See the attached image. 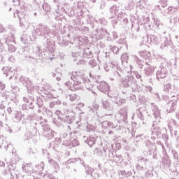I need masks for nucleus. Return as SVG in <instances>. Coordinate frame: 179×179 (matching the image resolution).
<instances>
[{
	"label": "nucleus",
	"mask_w": 179,
	"mask_h": 179,
	"mask_svg": "<svg viewBox=\"0 0 179 179\" xmlns=\"http://www.w3.org/2000/svg\"><path fill=\"white\" fill-rule=\"evenodd\" d=\"M171 153L173 156V159L176 161L179 162L178 152H177V151H176L175 150H171Z\"/></svg>",
	"instance_id": "338daca9"
},
{
	"label": "nucleus",
	"mask_w": 179,
	"mask_h": 179,
	"mask_svg": "<svg viewBox=\"0 0 179 179\" xmlns=\"http://www.w3.org/2000/svg\"><path fill=\"white\" fill-rule=\"evenodd\" d=\"M136 114L139 120H141V121H145V117L148 115V110H146V107L145 106L140 107L136 110Z\"/></svg>",
	"instance_id": "412c9836"
},
{
	"label": "nucleus",
	"mask_w": 179,
	"mask_h": 179,
	"mask_svg": "<svg viewBox=\"0 0 179 179\" xmlns=\"http://www.w3.org/2000/svg\"><path fill=\"white\" fill-rule=\"evenodd\" d=\"M24 16H25V14H24V12L23 11H20L19 10H16L15 11H14L13 17L15 18L18 17L19 20H22V19H23Z\"/></svg>",
	"instance_id": "473e14b6"
},
{
	"label": "nucleus",
	"mask_w": 179,
	"mask_h": 179,
	"mask_svg": "<svg viewBox=\"0 0 179 179\" xmlns=\"http://www.w3.org/2000/svg\"><path fill=\"white\" fill-rule=\"evenodd\" d=\"M85 169L86 174L90 176H92V174L94 172V169L92 167H90L89 166H85Z\"/></svg>",
	"instance_id": "603ef678"
},
{
	"label": "nucleus",
	"mask_w": 179,
	"mask_h": 179,
	"mask_svg": "<svg viewBox=\"0 0 179 179\" xmlns=\"http://www.w3.org/2000/svg\"><path fill=\"white\" fill-rule=\"evenodd\" d=\"M22 117H23V115L22 114L20 109L13 113V120L14 122H20Z\"/></svg>",
	"instance_id": "cd10ccee"
},
{
	"label": "nucleus",
	"mask_w": 179,
	"mask_h": 179,
	"mask_svg": "<svg viewBox=\"0 0 179 179\" xmlns=\"http://www.w3.org/2000/svg\"><path fill=\"white\" fill-rule=\"evenodd\" d=\"M40 49V47L37 46L35 48V52L36 58L35 59V61L36 64H38L39 65L41 64H43L44 62V59H50V61H52L54 59V57H45V55H48V54H52L54 52H48L43 49Z\"/></svg>",
	"instance_id": "1a4fd4ad"
},
{
	"label": "nucleus",
	"mask_w": 179,
	"mask_h": 179,
	"mask_svg": "<svg viewBox=\"0 0 179 179\" xmlns=\"http://www.w3.org/2000/svg\"><path fill=\"white\" fill-rule=\"evenodd\" d=\"M169 73V69L167 67L164 66H159L158 71L156 72V76L157 80H160V79H164L167 76Z\"/></svg>",
	"instance_id": "4468645a"
},
{
	"label": "nucleus",
	"mask_w": 179,
	"mask_h": 179,
	"mask_svg": "<svg viewBox=\"0 0 179 179\" xmlns=\"http://www.w3.org/2000/svg\"><path fill=\"white\" fill-rule=\"evenodd\" d=\"M146 162H148L147 159L142 158L137 161V164L136 165L137 170H145L146 169Z\"/></svg>",
	"instance_id": "b1692460"
},
{
	"label": "nucleus",
	"mask_w": 179,
	"mask_h": 179,
	"mask_svg": "<svg viewBox=\"0 0 179 179\" xmlns=\"http://www.w3.org/2000/svg\"><path fill=\"white\" fill-rule=\"evenodd\" d=\"M160 163L161 167L165 170L171 167V159L167 155H164L161 158Z\"/></svg>",
	"instance_id": "a211bd4d"
},
{
	"label": "nucleus",
	"mask_w": 179,
	"mask_h": 179,
	"mask_svg": "<svg viewBox=\"0 0 179 179\" xmlns=\"http://www.w3.org/2000/svg\"><path fill=\"white\" fill-rule=\"evenodd\" d=\"M85 132H94L96 131V127L87 123L85 127Z\"/></svg>",
	"instance_id": "58836bf2"
},
{
	"label": "nucleus",
	"mask_w": 179,
	"mask_h": 179,
	"mask_svg": "<svg viewBox=\"0 0 179 179\" xmlns=\"http://www.w3.org/2000/svg\"><path fill=\"white\" fill-rule=\"evenodd\" d=\"M103 68L106 72H110L112 71V75L113 78H110V80H117L121 79L124 76V71L118 67V62L115 61H111L104 64Z\"/></svg>",
	"instance_id": "39448f33"
},
{
	"label": "nucleus",
	"mask_w": 179,
	"mask_h": 179,
	"mask_svg": "<svg viewBox=\"0 0 179 179\" xmlns=\"http://www.w3.org/2000/svg\"><path fill=\"white\" fill-rule=\"evenodd\" d=\"M139 55L142 59H140L136 55L133 56V59L137 64L138 68L140 69H144L145 75L147 76H152L156 66H153L152 59L149 58L150 52L149 51H142L139 52Z\"/></svg>",
	"instance_id": "7ed1b4c3"
},
{
	"label": "nucleus",
	"mask_w": 179,
	"mask_h": 179,
	"mask_svg": "<svg viewBox=\"0 0 179 179\" xmlns=\"http://www.w3.org/2000/svg\"><path fill=\"white\" fill-rule=\"evenodd\" d=\"M153 23L155 24V27H157V29H160V27H162V22L160 20L155 19Z\"/></svg>",
	"instance_id": "69168bd1"
},
{
	"label": "nucleus",
	"mask_w": 179,
	"mask_h": 179,
	"mask_svg": "<svg viewBox=\"0 0 179 179\" xmlns=\"http://www.w3.org/2000/svg\"><path fill=\"white\" fill-rule=\"evenodd\" d=\"M34 135H33L30 131L27 132V134L24 135V139L25 141H29V142H31L34 141Z\"/></svg>",
	"instance_id": "a19ab883"
},
{
	"label": "nucleus",
	"mask_w": 179,
	"mask_h": 179,
	"mask_svg": "<svg viewBox=\"0 0 179 179\" xmlns=\"http://www.w3.org/2000/svg\"><path fill=\"white\" fill-rule=\"evenodd\" d=\"M50 89H51V85L50 84H44L41 90V92H43L44 94L50 93Z\"/></svg>",
	"instance_id": "79ce46f5"
},
{
	"label": "nucleus",
	"mask_w": 179,
	"mask_h": 179,
	"mask_svg": "<svg viewBox=\"0 0 179 179\" xmlns=\"http://www.w3.org/2000/svg\"><path fill=\"white\" fill-rule=\"evenodd\" d=\"M37 37L35 35H33L32 38L30 36H27V34H22L21 36V41L24 44H27V43H30V41H33V40H36Z\"/></svg>",
	"instance_id": "a878e982"
},
{
	"label": "nucleus",
	"mask_w": 179,
	"mask_h": 179,
	"mask_svg": "<svg viewBox=\"0 0 179 179\" xmlns=\"http://www.w3.org/2000/svg\"><path fill=\"white\" fill-rule=\"evenodd\" d=\"M66 99L70 100V101H75V100H78V95L76 94L67 95Z\"/></svg>",
	"instance_id": "864d4df0"
},
{
	"label": "nucleus",
	"mask_w": 179,
	"mask_h": 179,
	"mask_svg": "<svg viewBox=\"0 0 179 179\" xmlns=\"http://www.w3.org/2000/svg\"><path fill=\"white\" fill-rule=\"evenodd\" d=\"M120 59L122 61V65H124V64H128V60L129 59V56H128V54L124 53L121 55Z\"/></svg>",
	"instance_id": "37998d69"
},
{
	"label": "nucleus",
	"mask_w": 179,
	"mask_h": 179,
	"mask_svg": "<svg viewBox=\"0 0 179 179\" xmlns=\"http://www.w3.org/2000/svg\"><path fill=\"white\" fill-rule=\"evenodd\" d=\"M114 103L115 104H117V106H124V104H125V103H127V100L125 99H122V98H115V99L114 100Z\"/></svg>",
	"instance_id": "4c0bfd02"
},
{
	"label": "nucleus",
	"mask_w": 179,
	"mask_h": 179,
	"mask_svg": "<svg viewBox=\"0 0 179 179\" xmlns=\"http://www.w3.org/2000/svg\"><path fill=\"white\" fill-rule=\"evenodd\" d=\"M71 57H73V61H79V58H80V55H79V52H71Z\"/></svg>",
	"instance_id": "4d7b16f0"
},
{
	"label": "nucleus",
	"mask_w": 179,
	"mask_h": 179,
	"mask_svg": "<svg viewBox=\"0 0 179 179\" xmlns=\"http://www.w3.org/2000/svg\"><path fill=\"white\" fill-rule=\"evenodd\" d=\"M117 80L120 81V86L122 89H127L126 91H122L123 94H131L133 92L138 90V85L135 83V77L132 73H128L124 78L122 77Z\"/></svg>",
	"instance_id": "20e7f679"
},
{
	"label": "nucleus",
	"mask_w": 179,
	"mask_h": 179,
	"mask_svg": "<svg viewBox=\"0 0 179 179\" xmlns=\"http://www.w3.org/2000/svg\"><path fill=\"white\" fill-rule=\"evenodd\" d=\"M83 55L85 58H93V52L89 48L83 50Z\"/></svg>",
	"instance_id": "ea45409f"
},
{
	"label": "nucleus",
	"mask_w": 179,
	"mask_h": 179,
	"mask_svg": "<svg viewBox=\"0 0 179 179\" xmlns=\"http://www.w3.org/2000/svg\"><path fill=\"white\" fill-rule=\"evenodd\" d=\"M48 163L50 166H51V167L53 168L55 173H58V171H59V164H58L57 162L50 158L49 157H48Z\"/></svg>",
	"instance_id": "393cba45"
},
{
	"label": "nucleus",
	"mask_w": 179,
	"mask_h": 179,
	"mask_svg": "<svg viewBox=\"0 0 179 179\" xmlns=\"http://www.w3.org/2000/svg\"><path fill=\"white\" fill-rule=\"evenodd\" d=\"M109 48H110V51H112V52H113V54H118V52L120 51V48H118V47H117V46H111V45H110Z\"/></svg>",
	"instance_id": "bf43d9fd"
},
{
	"label": "nucleus",
	"mask_w": 179,
	"mask_h": 179,
	"mask_svg": "<svg viewBox=\"0 0 179 179\" xmlns=\"http://www.w3.org/2000/svg\"><path fill=\"white\" fill-rule=\"evenodd\" d=\"M176 108H177V100H171L167 103L166 111L168 113L176 111Z\"/></svg>",
	"instance_id": "4be33fe9"
},
{
	"label": "nucleus",
	"mask_w": 179,
	"mask_h": 179,
	"mask_svg": "<svg viewBox=\"0 0 179 179\" xmlns=\"http://www.w3.org/2000/svg\"><path fill=\"white\" fill-rule=\"evenodd\" d=\"M113 160L115 163H122V156H121V155H115L113 157Z\"/></svg>",
	"instance_id": "6e6d98bb"
},
{
	"label": "nucleus",
	"mask_w": 179,
	"mask_h": 179,
	"mask_svg": "<svg viewBox=\"0 0 179 179\" xmlns=\"http://www.w3.org/2000/svg\"><path fill=\"white\" fill-rule=\"evenodd\" d=\"M89 83H90V80L85 76V72L79 70L71 76V80L66 82L65 85L69 87L70 90L75 92L76 90H82L85 87L86 89H89Z\"/></svg>",
	"instance_id": "f03ea898"
},
{
	"label": "nucleus",
	"mask_w": 179,
	"mask_h": 179,
	"mask_svg": "<svg viewBox=\"0 0 179 179\" xmlns=\"http://www.w3.org/2000/svg\"><path fill=\"white\" fill-rule=\"evenodd\" d=\"M29 132L31 133L32 135L36 136V135H37V132H38V131L37 130V127L36 126H31Z\"/></svg>",
	"instance_id": "5fc2aeb1"
},
{
	"label": "nucleus",
	"mask_w": 179,
	"mask_h": 179,
	"mask_svg": "<svg viewBox=\"0 0 179 179\" xmlns=\"http://www.w3.org/2000/svg\"><path fill=\"white\" fill-rule=\"evenodd\" d=\"M59 120L62 122H66V124H71L75 121V117L73 115H62V116H59Z\"/></svg>",
	"instance_id": "5701e85b"
},
{
	"label": "nucleus",
	"mask_w": 179,
	"mask_h": 179,
	"mask_svg": "<svg viewBox=\"0 0 179 179\" xmlns=\"http://www.w3.org/2000/svg\"><path fill=\"white\" fill-rule=\"evenodd\" d=\"M107 95L110 98V99H117V96H118V92L117 90H109L107 92Z\"/></svg>",
	"instance_id": "e433bc0d"
},
{
	"label": "nucleus",
	"mask_w": 179,
	"mask_h": 179,
	"mask_svg": "<svg viewBox=\"0 0 179 179\" xmlns=\"http://www.w3.org/2000/svg\"><path fill=\"white\" fill-rule=\"evenodd\" d=\"M44 167H45V164H44V162H41L40 164L36 166V169L38 173H40L41 176H43L44 173L43 171H44Z\"/></svg>",
	"instance_id": "72a5a7b5"
},
{
	"label": "nucleus",
	"mask_w": 179,
	"mask_h": 179,
	"mask_svg": "<svg viewBox=\"0 0 179 179\" xmlns=\"http://www.w3.org/2000/svg\"><path fill=\"white\" fill-rule=\"evenodd\" d=\"M85 117H86V113H85V112L80 113L78 116L79 121H77L76 124H79V122L84 120Z\"/></svg>",
	"instance_id": "052dcab7"
},
{
	"label": "nucleus",
	"mask_w": 179,
	"mask_h": 179,
	"mask_svg": "<svg viewBox=\"0 0 179 179\" xmlns=\"http://www.w3.org/2000/svg\"><path fill=\"white\" fill-rule=\"evenodd\" d=\"M36 104L39 108H42L43 106H44V96L40 95L37 96Z\"/></svg>",
	"instance_id": "c9c22d12"
},
{
	"label": "nucleus",
	"mask_w": 179,
	"mask_h": 179,
	"mask_svg": "<svg viewBox=\"0 0 179 179\" xmlns=\"http://www.w3.org/2000/svg\"><path fill=\"white\" fill-rule=\"evenodd\" d=\"M20 82L23 85V86H25L27 87V90H30L31 92H33L34 90V86L31 84V81L28 78L23 76H21L19 78Z\"/></svg>",
	"instance_id": "2eb2a0df"
},
{
	"label": "nucleus",
	"mask_w": 179,
	"mask_h": 179,
	"mask_svg": "<svg viewBox=\"0 0 179 179\" xmlns=\"http://www.w3.org/2000/svg\"><path fill=\"white\" fill-rule=\"evenodd\" d=\"M145 146L148 149V152L149 155H152V153H153L152 158L156 159L157 154H155V153H156L157 150H156V145H155V143L150 142V141H149V140H147L145 141Z\"/></svg>",
	"instance_id": "dca6fc26"
},
{
	"label": "nucleus",
	"mask_w": 179,
	"mask_h": 179,
	"mask_svg": "<svg viewBox=\"0 0 179 179\" xmlns=\"http://www.w3.org/2000/svg\"><path fill=\"white\" fill-rule=\"evenodd\" d=\"M22 171L24 173H26L27 176H30L31 173H33V165H31V163L24 164L22 165Z\"/></svg>",
	"instance_id": "bb28decb"
},
{
	"label": "nucleus",
	"mask_w": 179,
	"mask_h": 179,
	"mask_svg": "<svg viewBox=\"0 0 179 179\" xmlns=\"http://www.w3.org/2000/svg\"><path fill=\"white\" fill-rule=\"evenodd\" d=\"M103 128H111V122L106 120L102 122Z\"/></svg>",
	"instance_id": "680f3d73"
},
{
	"label": "nucleus",
	"mask_w": 179,
	"mask_h": 179,
	"mask_svg": "<svg viewBox=\"0 0 179 179\" xmlns=\"http://www.w3.org/2000/svg\"><path fill=\"white\" fill-rule=\"evenodd\" d=\"M109 12L112 13V15H115L117 19H120L121 22H123L124 24H127L128 23V18L127 17V14L122 12L121 8L117 5H113L109 8Z\"/></svg>",
	"instance_id": "9d476101"
},
{
	"label": "nucleus",
	"mask_w": 179,
	"mask_h": 179,
	"mask_svg": "<svg viewBox=\"0 0 179 179\" xmlns=\"http://www.w3.org/2000/svg\"><path fill=\"white\" fill-rule=\"evenodd\" d=\"M52 122L54 125H55V127H57V128H61V127H62V122L56 118H53Z\"/></svg>",
	"instance_id": "3c124183"
},
{
	"label": "nucleus",
	"mask_w": 179,
	"mask_h": 179,
	"mask_svg": "<svg viewBox=\"0 0 179 179\" xmlns=\"http://www.w3.org/2000/svg\"><path fill=\"white\" fill-rule=\"evenodd\" d=\"M20 89L19 87L15 84L11 85V92L14 93V94H16V93H18L20 92Z\"/></svg>",
	"instance_id": "09e8293b"
},
{
	"label": "nucleus",
	"mask_w": 179,
	"mask_h": 179,
	"mask_svg": "<svg viewBox=\"0 0 179 179\" xmlns=\"http://www.w3.org/2000/svg\"><path fill=\"white\" fill-rule=\"evenodd\" d=\"M10 38V36L8 37V39L6 38L3 37L0 39V44L1 45H3V47H5V45H8V43H9V40Z\"/></svg>",
	"instance_id": "a18cd8bd"
},
{
	"label": "nucleus",
	"mask_w": 179,
	"mask_h": 179,
	"mask_svg": "<svg viewBox=\"0 0 179 179\" xmlns=\"http://www.w3.org/2000/svg\"><path fill=\"white\" fill-rule=\"evenodd\" d=\"M110 22L113 27H115V24L118 23V18H115L114 17H110Z\"/></svg>",
	"instance_id": "e2e57ef3"
},
{
	"label": "nucleus",
	"mask_w": 179,
	"mask_h": 179,
	"mask_svg": "<svg viewBox=\"0 0 179 179\" xmlns=\"http://www.w3.org/2000/svg\"><path fill=\"white\" fill-rule=\"evenodd\" d=\"M118 115H120V120L111 122L112 129H121V121H122L124 124H128V113L127 108H122L120 111H119Z\"/></svg>",
	"instance_id": "6e6552de"
},
{
	"label": "nucleus",
	"mask_w": 179,
	"mask_h": 179,
	"mask_svg": "<svg viewBox=\"0 0 179 179\" xmlns=\"http://www.w3.org/2000/svg\"><path fill=\"white\" fill-rule=\"evenodd\" d=\"M147 43L151 45H159L162 43V36L157 33L147 35Z\"/></svg>",
	"instance_id": "ddd939ff"
},
{
	"label": "nucleus",
	"mask_w": 179,
	"mask_h": 179,
	"mask_svg": "<svg viewBox=\"0 0 179 179\" xmlns=\"http://www.w3.org/2000/svg\"><path fill=\"white\" fill-rule=\"evenodd\" d=\"M69 142V143L68 145H71L73 148H76V146H79V141H78V138H76V137H71Z\"/></svg>",
	"instance_id": "f704fd0d"
},
{
	"label": "nucleus",
	"mask_w": 179,
	"mask_h": 179,
	"mask_svg": "<svg viewBox=\"0 0 179 179\" xmlns=\"http://www.w3.org/2000/svg\"><path fill=\"white\" fill-rule=\"evenodd\" d=\"M19 110H20V108H19V106H17L16 101H11L8 103V106L7 107L8 114H13Z\"/></svg>",
	"instance_id": "6ab92c4d"
},
{
	"label": "nucleus",
	"mask_w": 179,
	"mask_h": 179,
	"mask_svg": "<svg viewBox=\"0 0 179 179\" xmlns=\"http://www.w3.org/2000/svg\"><path fill=\"white\" fill-rule=\"evenodd\" d=\"M103 108L106 111H113V104L110 103L108 101H103L102 102Z\"/></svg>",
	"instance_id": "7c9ffc66"
},
{
	"label": "nucleus",
	"mask_w": 179,
	"mask_h": 179,
	"mask_svg": "<svg viewBox=\"0 0 179 179\" xmlns=\"http://www.w3.org/2000/svg\"><path fill=\"white\" fill-rule=\"evenodd\" d=\"M151 109L152 111V115H154V118L156 120L153 122L152 124V135H155L156 136H159V135H161L162 134V129L159 126H156L155 123L156 124H160V110H159V108L156 104L151 103Z\"/></svg>",
	"instance_id": "423d86ee"
},
{
	"label": "nucleus",
	"mask_w": 179,
	"mask_h": 179,
	"mask_svg": "<svg viewBox=\"0 0 179 179\" xmlns=\"http://www.w3.org/2000/svg\"><path fill=\"white\" fill-rule=\"evenodd\" d=\"M51 75L52 76V78H55L56 76V80H57V82H59V80H61V73H54L52 72Z\"/></svg>",
	"instance_id": "0e129e2a"
},
{
	"label": "nucleus",
	"mask_w": 179,
	"mask_h": 179,
	"mask_svg": "<svg viewBox=\"0 0 179 179\" xmlns=\"http://www.w3.org/2000/svg\"><path fill=\"white\" fill-rule=\"evenodd\" d=\"M7 45L9 52H15V51H16V43L13 38H12L11 41H8Z\"/></svg>",
	"instance_id": "c85d7f7f"
},
{
	"label": "nucleus",
	"mask_w": 179,
	"mask_h": 179,
	"mask_svg": "<svg viewBox=\"0 0 179 179\" xmlns=\"http://www.w3.org/2000/svg\"><path fill=\"white\" fill-rule=\"evenodd\" d=\"M8 171L11 176V179L17 178V174H16V172H15V169H10V166H8Z\"/></svg>",
	"instance_id": "c03bdc74"
},
{
	"label": "nucleus",
	"mask_w": 179,
	"mask_h": 179,
	"mask_svg": "<svg viewBox=\"0 0 179 179\" xmlns=\"http://www.w3.org/2000/svg\"><path fill=\"white\" fill-rule=\"evenodd\" d=\"M62 138L63 139V145H65V146H68L69 144V141L71 140V138L69 136V134H68L67 132H64L62 134Z\"/></svg>",
	"instance_id": "2f4dec72"
},
{
	"label": "nucleus",
	"mask_w": 179,
	"mask_h": 179,
	"mask_svg": "<svg viewBox=\"0 0 179 179\" xmlns=\"http://www.w3.org/2000/svg\"><path fill=\"white\" fill-rule=\"evenodd\" d=\"M171 39L170 37L164 36L161 38V48L162 50H169V48H171Z\"/></svg>",
	"instance_id": "f3484780"
},
{
	"label": "nucleus",
	"mask_w": 179,
	"mask_h": 179,
	"mask_svg": "<svg viewBox=\"0 0 179 179\" xmlns=\"http://www.w3.org/2000/svg\"><path fill=\"white\" fill-rule=\"evenodd\" d=\"M60 44L62 45V47H66L68 45H69V44H73V43H72L71 41L63 39L61 42Z\"/></svg>",
	"instance_id": "13d9d810"
},
{
	"label": "nucleus",
	"mask_w": 179,
	"mask_h": 179,
	"mask_svg": "<svg viewBox=\"0 0 179 179\" xmlns=\"http://www.w3.org/2000/svg\"><path fill=\"white\" fill-rule=\"evenodd\" d=\"M35 127H41L42 131H41V136L47 139H52L55 136H57V132L51 129V127L47 122H41L34 124Z\"/></svg>",
	"instance_id": "0eeeda50"
},
{
	"label": "nucleus",
	"mask_w": 179,
	"mask_h": 179,
	"mask_svg": "<svg viewBox=\"0 0 179 179\" xmlns=\"http://www.w3.org/2000/svg\"><path fill=\"white\" fill-rule=\"evenodd\" d=\"M44 3L42 5V8L43 9V10H45V12H50V10H51V6L45 3V1H43Z\"/></svg>",
	"instance_id": "8fccbe9b"
},
{
	"label": "nucleus",
	"mask_w": 179,
	"mask_h": 179,
	"mask_svg": "<svg viewBox=\"0 0 179 179\" xmlns=\"http://www.w3.org/2000/svg\"><path fill=\"white\" fill-rule=\"evenodd\" d=\"M93 36H95V38L96 40H102V38H104V37H107V41H110L111 38H109L108 36H110V34L107 31V29L105 28H96L92 31Z\"/></svg>",
	"instance_id": "f8f14e48"
},
{
	"label": "nucleus",
	"mask_w": 179,
	"mask_h": 179,
	"mask_svg": "<svg viewBox=\"0 0 179 179\" xmlns=\"http://www.w3.org/2000/svg\"><path fill=\"white\" fill-rule=\"evenodd\" d=\"M97 141V136H90L89 138L85 141V143L92 148L94 145H96V142Z\"/></svg>",
	"instance_id": "c756f323"
},
{
	"label": "nucleus",
	"mask_w": 179,
	"mask_h": 179,
	"mask_svg": "<svg viewBox=\"0 0 179 179\" xmlns=\"http://www.w3.org/2000/svg\"><path fill=\"white\" fill-rule=\"evenodd\" d=\"M89 75L90 78H92L94 82L99 83V85H97V89L100 90V92H102V93H107L110 90V85L106 82H101L100 80V76H96L93 75L92 72H90Z\"/></svg>",
	"instance_id": "9b49d317"
},
{
	"label": "nucleus",
	"mask_w": 179,
	"mask_h": 179,
	"mask_svg": "<svg viewBox=\"0 0 179 179\" xmlns=\"http://www.w3.org/2000/svg\"><path fill=\"white\" fill-rule=\"evenodd\" d=\"M95 154L97 155V156H106L104 151L101 148H97L95 149Z\"/></svg>",
	"instance_id": "de8ad7c7"
},
{
	"label": "nucleus",
	"mask_w": 179,
	"mask_h": 179,
	"mask_svg": "<svg viewBox=\"0 0 179 179\" xmlns=\"http://www.w3.org/2000/svg\"><path fill=\"white\" fill-rule=\"evenodd\" d=\"M8 100V95L4 93H0V101H6Z\"/></svg>",
	"instance_id": "774afa93"
},
{
	"label": "nucleus",
	"mask_w": 179,
	"mask_h": 179,
	"mask_svg": "<svg viewBox=\"0 0 179 179\" xmlns=\"http://www.w3.org/2000/svg\"><path fill=\"white\" fill-rule=\"evenodd\" d=\"M110 149H113V145H110L108 144L103 147V150L105 156H106L107 153L110 152Z\"/></svg>",
	"instance_id": "49530a36"
},
{
	"label": "nucleus",
	"mask_w": 179,
	"mask_h": 179,
	"mask_svg": "<svg viewBox=\"0 0 179 179\" xmlns=\"http://www.w3.org/2000/svg\"><path fill=\"white\" fill-rule=\"evenodd\" d=\"M164 92H167L169 94L174 93L175 94L178 93L179 89L176 85H172L171 83H169L164 86Z\"/></svg>",
	"instance_id": "aec40b11"
},
{
	"label": "nucleus",
	"mask_w": 179,
	"mask_h": 179,
	"mask_svg": "<svg viewBox=\"0 0 179 179\" xmlns=\"http://www.w3.org/2000/svg\"><path fill=\"white\" fill-rule=\"evenodd\" d=\"M53 29H50L47 25L39 24L35 30L38 36L42 37V43L45 50L48 52H54L55 51V42L51 38L50 34L57 36V29L55 25H52Z\"/></svg>",
	"instance_id": "f257e3e1"
}]
</instances>
